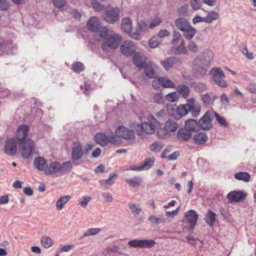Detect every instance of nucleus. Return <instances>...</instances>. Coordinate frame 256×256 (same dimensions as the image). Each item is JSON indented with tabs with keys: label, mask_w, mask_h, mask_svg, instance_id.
<instances>
[{
	"label": "nucleus",
	"mask_w": 256,
	"mask_h": 256,
	"mask_svg": "<svg viewBox=\"0 0 256 256\" xmlns=\"http://www.w3.org/2000/svg\"><path fill=\"white\" fill-rule=\"evenodd\" d=\"M188 8V5H184L181 6L177 10L178 15L183 16H186L187 15Z\"/></svg>",
	"instance_id": "nucleus-53"
},
{
	"label": "nucleus",
	"mask_w": 256,
	"mask_h": 256,
	"mask_svg": "<svg viewBox=\"0 0 256 256\" xmlns=\"http://www.w3.org/2000/svg\"><path fill=\"white\" fill-rule=\"evenodd\" d=\"M246 196L244 193L240 190L232 191L227 195V197L230 202H240L244 199Z\"/></svg>",
	"instance_id": "nucleus-20"
},
{
	"label": "nucleus",
	"mask_w": 256,
	"mask_h": 256,
	"mask_svg": "<svg viewBox=\"0 0 256 256\" xmlns=\"http://www.w3.org/2000/svg\"><path fill=\"white\" fill-rule=\"evenodd\" d=\"M164 144L161 142L155 141L151 144L150 148L152 151L158 152L162 148Z\"/></svg>",
	"instance_id": "nucleus-47"
},
{
	"label": "nucleus",
	"mask_w": 256,
	"mask_h": 256,
	"mask_svg": "<svg viewBox=\"0 0 256 256\" xmlns=\"http://www.w3.org/2000/svg\"><path fill=\"white\" fill-rule=\"evenodd\" d=\"M219 18L218 13L211 10L208 12L206 16L204 17L205 22L208 24L212 23L214 20H218Z\"/></svg>",
	"instance_id": "nucleus-38"
},
{
	"label": "nucleus",
	"mask_w": 256,
	"mask_h": 256,
	"mask_svg": "<svg viewBox=\"0 0 256 256\" xmlns=\"http://www.w3.org/2000/svg\"><path fill=\"white\" fill-rule=\"evenodd\" d=\"M198 122L194 119H189L185 121L184 128L192 132H196L200 130Z\"/></svg>",
	"instance_id": "nucleus-27"
},
{
	"label": "nucleus",
	"mask_w": 256,
	"mask_h": 256,
	"mask_svg": "<svg viewBox=\"0 0 256 256\" xmlns=\"http://www.w3.org/2000/svg\"><path fill=\"white\" fill-rule=\"evenodd\" d=\"M118 176L114 173H110L109 178L106 180H102L99 181L100 186L104 189L108 188V186L112 184Z\"/></svg>",
	"instance_id": "nucleus-30"
},
{
	"label": "nucleus",
	"mask_w": 256,
	"mask_h": 256,
	"mask_svg": "<svg viewBox=\"0 0 256 256\" xmlns=\"http://www.w3.org/2000/svg\"><path fill=\"white\" fill-rule=\"evenodd\" d=\"M192 136V134L184 128H180L177 132L176 139L180 142H188Z\"/></svg>",
	"instance_id": "nucleus-23"
},
{
	"label": "nucleus",
	"mask_w": 256,
	"mask_h": 256,
	"mask_svg": "<svg viewBox=\"0 0 256 256\" xmlns=\"http://www.w3.org/2000/svg\"><path fill=\"white\" fill-rule=\"evenodd\" d=\"M172 48L174 49L175 52L178 54H186V48L184 44V40H182L181 42L180 43V44L176 48H174V47H173Z\"/></svg>",
	"instance_id": "nucleus-52"
},
{
	"label": "nucleus",
	"mask_w": 256,
	"mask_h": 256,
	"mask_svg": "<svg viewBox=\"0 0 256 256\" xmlns=\"http://www.w3.org/2000/svg\"><path fill=\"white\" fill-rule=\"evenodd\" d=\"M125 181L130 186L136 188L140 186L142 182V178L140 176H135L131 178H126Z\"/></svg>",
	"instance_id": "nucleus-31"
},
{
	"label": "nucleus",
	"mask_w": 256,
	"mask_h": 256,
	"mask_svg": "<svg viewBox=\"0 0 256 256\" xmlns=\"http://www.w3.org/2000/svg\"><path fill=\"white\" fill-rule=\"evenodd\" d=\"M198 216L195 210H190L186 212L184 215V221L188 224L190 230H193L196 226Z\"/></svg>",
	"instance_id": "nucleus-15"
},
{
	"label": "nucleus",
	"mask_w": 256,
	"mask_h": 256,
	"mask_svg": "<svg viewBox=\"0 0 256 256\" xmlns=\"http://www.w3.org/2000/svg\"><path fill=\"white\" fill-rule=\"evenodd\" d=\"M122 37L118 34H112L106 38L102 44V48L106 52H110L116 49L122 41Z\"/></svg>",
	"instance_id": "nucleus-5"
},
{
	"label": "nucleus",
	"mask_w": 256,
	"mask_h": 256,
	"mask_svg": "<svg viewBox=\"0 0 256 256\" xmlns=\"http://www.w3.org/2000/svg\"><path fill=\"white\" fill-rule=\"evenodd\" d=\"M132 56V62L134 64L139 68H142L146 62V56L141 52H136Z\"/></svg>",
	"instance_id": "nucleus-22"
},
{
	"label": "nucleus",
	"mask_w": 256,
	"mask_h": 256,
	"mask_svg": "<svg viewBox=\"0 0 256 256\" xmlns=\"http://www.w3.org/2000/svg\"><path fill=\"white\" fill-rule=\"evenodd\" d=\"M120 10L117 8L108 7L105 9L104 20L107 22L112 24L118 22L120 18Z\"/></svg>",
	"instance_id": "nucleus-9"
},
{
	"label": "nucleus",
	"mask_w": 256,
	"mask_h": 256,
	"mask_svg": "<svg viewBox=\"0 0 256 256\" xmlns=\"http://www.w3.org/2000/svg\"><path fill=\"white\" fill-rule=\"evenodd\" d=\"M116 137L128 140L130 143L135 142V134L133 130H130L124 126H119L115 131Z\"/></svg>",
	"instance_id": "nucleus-8"
},
{
	"label": "nucleus",
	"mask_w": 256,
	"mask_h": 256,
	"mask_svg": "<svg viewBox=\"0 0 256 256\" xmlns=\"http://www.w3.org/2000/svg\"><path fill=\"white\" fill-rule=\"evenodd\" d=\"M190 4L194 10H199L202 6L201 3L198 0H190Z\"/></svg>",
	"instance_id": "nucleus-59"
},
{
	"label": "nucleus",
	"mask_w": 256,
	"mask_h": 256,
	"mask_svg": "<svg viewBox=\"0 0 256 256\" xmlns=\"http://www.w3.org/2000/svg\"><path fill=\"white\" fill-rule=\"evenodd\" d=\"M141 68L144 70L145 75L148 78H156V71L158 70V66L154 62H149L146 63Z\"/></svg>",
	"instance_id": "nucleus-16"
},
{
	"label": "nucleus",
	"mask_w": 256,
	"mask_h": 256,
	"mask_svg": "<svg viewBox=\"0 0 256 256\" xmlns=\"http://www.w3.org/2000/svg\"><path fill=\"white\" fill-rule=\"evenodd\" d=\"M176 92H178L179 96L180 94L182 98H186L188 97L190 94V89L188 86L180 84L177 86Z\"/></svg>",
	"instance_id": "nucleus-36"
},
{
	"label": "nucleus",
	"mask_w": 256,
	"mask_h": 256,
	"mask_svg": "<svg viewBox=\"0 0 256 256\" xmlns=\"http://www.w3.org/2000/svg\"><path fill=\"white\" fill-rule=\"evenodd\" d=\"M178 128V124L172 120H168L164 124V130L166 132H175Z\"/></svg>",
	"instance_id": "nucleus-35"
},
{
	"label": "nucleus",
	"mask_w": 256,
	"mask_h": 256,
	"mask_svg": "<svg viewBox=\"0 0 256 256\" xmlns=\"http://www.w3.org/2000/svg\"><path fill=\"white\" fill-rule=\"evenodd\" d=\"M20 144L22 148V156L24 159H28L32 155L34 149V142L32 140L28 139Z\"/></svg>",
	"instance_id": "nucleus-13"
},
{
	"label": "nucleus",
	"mask_w": 256,
	"mask_h": 256,
	"mask_svg": "<svg viewBox=\"0 0 256 256\" xmlns=\"http://www.w3.org/2000/svg\"><path fill=\"white\" fill-rule=\"evenodd\" d=\"M86 28L92 32H98L101 28L98 18L96 16L91 18L87 23Z\"/></svg>",
	"instance_id": "nucleus-24"
},
{
	"label": "nucleus",
	"mask_w": 256,
	"mask_h": 256,
	"mask_svg": "<svg viewBox=\"0 0 256 256\" xmlns=\"http://www.w3.org/2000/svg\"><path fill=\"white\" fill-rule=\"evenodd\" d=\"M182 40H183L182 39V36L180 32L176 30H174L172 38V44H173L174 46L177 45L178 43H180Z\"/></svg>",
	"instance_id": "nucleus-46"
},
{
	"label": "nucleus",
	"mask_w": 256,
	"mask_h": 256,
	"mask_svg": "<svg viewBox=\"0 0 256 256\" xmlns=\"http://www.w3.org/2000/svg\"><path fill=\"white\" fill-rule=\"evenodd\" d=\"M54 6L57 8H63L66 3V0H52Z\"/></svg>",
	"instance_id": "nucleus-57"
},
{
	"label": "nucleus",
	"mask_w": 256,
	"mask_h": 256,
	"mask_svg": "<svg viewBox=\"0 0 256 256\" xmlns=\"http://www.w3.org/2000/svg\"><path fill=\"white\" fill-rule=\"evenodd\" d=\"M128 206L132 213L138 214L142 211L141 207L136 206L134 204L129 203Z\"/></svg>",
	"instance_id": "nucleus-51"
},
{
	"label": "nucleus",
	"mask_w": 256,
	"mask_h": 256,
	"mask_svg": "<svg viewBox=\"0 0 256 256\" xmlns=\"http://www.w3.org/2000/svg\"><path fill=\"white\" fill-rule=\"evenodd\" d=\"M122 30L129 36L132 33V21L129 18H124L122 20Z\"/></svg>",
	"instance_id": "nucleus-29"
},
{
	"label": "nucleus",
	"mask_w": 256,
	"mask_h": 256,
	"mask_svg": "<svg viewBox=\"0 0 256 256\" xmlns=\"http://www.w3.org/2000/svg\"><path fill=\"white\" fill-rule=\"evenodd\" d=\"M214 54L210 50H205L195 59L193 68L198 77H204L210 68L213 60Z\"/></svg>",
	"instance_id": "nucleus-1"
},
{
	"label": "nucleus",
	"mask_w": 256,
	"mask_h": 256,
	"mask_svg": "<svg viewBox=\"0 0 256 256\" xmlns=\"http://www.w3.org/2000/svg\"><path fill=\"white\" fill-rule=\"evenodd\" d=\"M72 168V163L70 161H67L62 163L54 161L51 162L48 165L46 172V175L57 174L59 176L69 173Z\"/></svg>",
	"instance_id": "nucleus-4"
},
{
	"label": "nucleus",
	"mask_w": 256,
	"mask_h": 256,
	"mask_svg": "<svg viewBox=\"0 0 256 256\" xmlns=\"http://www.w3.org/2000/svg\"><path fill=\"white\" fill-rule=\"evenodd\" d=\"M158 124V121L152 114H150L148 116V122H142L140 124H133L132 127L136 130L138 135L142 136L144 134H154Z\"/></svg>",
	"instance_id": "nucleus-3"
},
{
	"label": "nucleus",
	"mask_w": 256,
	"mask_h": 256,
	"mask_svg": "<svg viewBox=\"0 0 256 256\" xmlns=\"http://www.w3.org/2000/svg\"><path fill=\"white\" fill-rule=\"evenodd\" d=\"M242 52L246 56L248 60H253L254 57L253 54L251 52H248V49L246 46H244L241 49Z\"/></svg>",
	"instance_id": "nucleus-58"
},
{
	"label": "nucleus",
	"mask_w": 256,
	"mask_h": 256,
	"mask_svg": "<svg viewBox=\"0 0 256 256\" xmlns=\"http://www.w3.org/2000/svg\"><path fill=\"white\" fill-rule=\"evenodd\" d=\"M155 160L154 158H146L144 163L141 165L142 170H146L150 168L154 164Z\"/></svg>",
	"instance_id": "nucleus-43"
},
{
	"label": "nucleus",
	"mask_w": 256,
	"mask_h": 256,
	"mask_svg": "<svg viewBox=\"0 0 256 256\" xmlns=\"http://www.w3.org/2000/svg\"><path fill=\"white\" fill-rule=\"evenodd\" d=\"M159 81L162 84V86L164 88H175V84L166 76L159 77Z\"/></svg>",
	"instance_id": "nucleus-34"
},
{
	"label": "nucleus",
	"mask_w": 256,
	"mask_h": 256,
	"mask_svg": "<svg viewBox=\"0 0 256 256\" xmlns=\"http://www.w3.org/2000/svg\"><path fill=\"white\" fill-rule=\"evenodd\" d=\"M28 127L26 125H22L18 128L16 138L20 143L23 142L28 134Z\"/></svg>",
	"instance_id": "nucleus-26"
},
{
	"label": "nucleus",
	"mask_w": 256,
	"mask_h": 256,
	"mask_svg": "<svg viewBox=\"0 0 256 256\" xmlns=\"http://www.w3.org/2000/svg\"><path fill=\"white\" fill-rule=\"evenodd\" d=\"M154 101L158 104H162L164 102L163 96L162 93H156L154 96Z\"/></svg>",
	"instance_id": "nucleus-60"
},
{
	"label": "nucleus",
	"mask_w": 256,
	"mask_h": 256,
	"mask_svg": "<svg viewBox=\"0 0 256 256\" xmlns=\"http://www.w3.org/2000/svg\"><path fill=\"white\" fill-rule=\"evenodd\" d=\"M70 196H64L60 197L56 202V207L59 210H61L65 204H66L70 198Z\"/></svg>",
	"instance_id": "nucleus-39"
},
{
	"label": "nucleus",
	"mask_w": 256,
	"mask_h": 256,
	"mask_svg": "<svg viewBox=\"0 0 256 256\" xmlns=\"http://www.w3.org/2000/svg\"><path fill=\"white\" fill-rule=\"evenodd\" d=\"M17 142L14 138L8 140L4 148V153L8 156H13L17 152Z\"/></svg>",
	"instance_id": "nucleus-17"
},
{
	"label": "nucleus",
	"mask_w": 256,
	"mask_h": 256,
	"mask_svg": "<svg viewBox=\"0 0 256 256\" xmlns=\"http://www.w3.org/2000/svg\"><path fill=\"white\" fill-rule=\"evenodd\" d=\"M174 24L176 28L182 32L191 26L190 22L186 18L182 17L176 18Z\"/></svg>",
	"instance_id": "nucleus-28"
},
{
	"label": "nucleus",
	"mask_w": 256,
	"mask_h": 256,
	"mask_svg": "<svg viewBox=\"0 0 256 256\" xmlns=\"http://www.w3.org/2000/svg\"><path fill=\"white\" fill-rule=\"evenodd\" d=\"M148 29V24L143 21H139L138 22V27L136 32L132 33L130 36L134 40H140V34L146 32Z\"/></svg>",
	"instance_id": "nucleus-21"
},
{
	"label": "nucleus",
	"mask_w": 256,
	"mask_h": 256,
	"mask_svg": "<svg viewBox=\"0 0 256 256\" xmlns=\"http://www.w3.org/2000/svg\"><path fill=\"white\" fill-rule=\"evenodd\" d=\"M128 244L133 248H150L156 244L153 240H132L128 242Z\"/></svg>",
	"instance_id": "nucleus-14"
},
{
	"label": "nucleus",
	"mask_w": 256,
	"mask_h": 256,
	"mask_svg": "<svg viewBox=\"0 0 256 256\" xmlns=\"http://www.w3.org/2000/svg\"><path fill=\"white\" fill-rule=\"evenodd\" d=\"M160 64L166 71H168L174 66H180L182 62L179 58L171 56L166 58L164 60H161Z\"/></svg>",
	"instance_id": "nucleus-18"
},
{
	"label": "nucleus",
	"mask_w": 256,
	"mask_h": 256,
	"mask_svg": "<svg viewBox=\"0 0 256 256\" xmlns=\"http://www.w3.org/2000/svg\"><path fill=\"white\" fill-rule=\"evenodd\" d=\"M165 98L168 101L175 102L178 100L180 96L178 95V92L176 91L166 94Z\"/></svg>",
	"instance_id": "nucleus-44"
},
{
	"label": "nucleus",
	"mask_w": 256,
	"mask_h": 256,
	"mask_svg": "<svg viewBox=\"0 0 256 256\" xmlns=\"http://www.w3.org/2000/svg\"><path fill=\"white\" fill-rule=\"evenodd\" d=\"M234 178L236 180L248 182L250 180V175L246 172H239L234 174Z\"/></svg>",
	"instance_id": "nucleus-41"
},
{
	"label": "nucleus",
	"mask_w": 256,
	"mask_h": 256,
	"mask_svg": "<svg viewBox=\"0 0 256 256\" xmlns=\"http://www.w3.org/2000/svg\"><path fill=\"white\" fill-rule=\"evenodd\" d=\"M91 198L90 196H84L80 201V204L82 207L86 208Z\"/></svg>",
	"instance_id": "nucleus-62"
},
{
	"label": "nucleus",
	"mask_w": 256,
	"mask_h": 256,
	"mask_svg": "<svg viewBox=\"0 0 256 256\" xmlns=\"http://www.w3.org/2000/svg\"><path fill=\"white\" fill-rule=\"evenodd\" d=\"M208 140L206 132H200L195 134L194 136V142L196 144H202L206 143Z\"/></svg>",
	"instance_id": "nucleus-33"
},
{
	"label": "nucleus",
	"mask_w": 256,
	"mask_h": 256,
	"mask_svg": "<svg viewBox=\"0 0 256 256\" xmlns=\"http://www.w3.org/2000/svg\"><path fill=\"white\" fill-rule=\"evenodd\" d=\"M212 76V80L222 88H226L228 86L226 82L224 80L225 74L220 68H214L210 72Z\"/></svg>",
	"instance_id": "nucleus-7"
},
{
	"label": "nucleus",
	"mask_w": 256,
	"mask_h": 256,
	"mask_svg": "<svg viewBox=\"0 0 256 256\" xmlns=\"http://www.w3.org/2000/svg\"><path fill=\"white\" fill-rule=\"evenodd\" d=\"M94 141L102 146H106L108 143V136L104 133L97 134L94 138Z\"/></svg>",
	"instance_id": "nucleus-32"
},
{
	"label": "nucleus",
	"mask_w": 256,
	"mask_h": 256,
	"mask_svg": "<svg viewBox=\"0 0 256 256\" xmlns=\"http://www.w3.org/2000/svg\"><path fill=\"white\" fill-rule=\"evenodd\" d=\"M148 220H150L152 224H157L160 222H164V220L160 218H156L154 216H150L148 217Z\"/></svg>",
	"instance_id": "nucleus-55"
},
{
	"label": "nucleus",
	"mask_w": 256,
	"mask_h": 256,
	"mask_svg": "<svg viewBox=\"0 0 256 256\" xmlns=\"http://www.w3.org/2000/svg\"><path fill=\"white\" fill-rule=\"evenodd\" d=\"M213 118V113L210 111H207L198 122L199 129L204 130H208L212 128V123Z\"/></svg>",
	"instance_id": "nucleus-12"
},
{
	"label": "nucleus",
	"mask_w": 256,
	"mask_h": 256,
	"mask_svg": "<svg viewBox=\"0 0 256 256\" xmlns=\"http://www.w3.org/2000/svg\"><path fill=\"white\" fill-rule=\"evenodd\" d=\"M102 195L106 202H112L113 200L112 195L109 192H104L102 194Z\"/></svg>",
	"instance_id": "nucleus-63"
},
{
	"label": "nucleus",
	"mask_w": 256,
	"mask_h": 256,
	"mask_svg": "<svg viewBox=\"0 0 256 256\" xmlns=\"http://www.w3.org/2000/svg\"><path fill=\"white\" fill-rule=\"evenodd\" d=\"M182 32H184V38L189 40H191L196 33V29L192 26H190L189 28H186V30Z\"/></svg>",
	"instance_id": "nucleus-42"
},
{
	"label": "nucleus",
	"mask_w": 256,
	"mask_h": 256,
	"mask_svg": "<svg viewBox=\"0 0 256 256\" xmlns=\"http://www.w3.org/2000/svg\"><path fill=\"white\" fill-rule=\"evenodd\" d=\"M194 90L198 93H202L208 89L206 84L203 82H196L193 84Z\"/></svg>",
	"instance_id": "nucleus-40"
},
{
	"label": "nucleus",
	"mask_w": 256,
	"mask_h": 256,
	"mask_svg": "<svg viewBox=\"0 0 256 256\" xmlns=\"http://www.w3.org/2000/svg\"><path fill=\"white\" fill-rule=\"evenodd\" d=\"M166 110L168 115L176 120H179L186 115V111L184 104H167Z\"/></svg>",
	"instance_id": "nucleus-6"
},
{
	"label": "nucleus",
	"mask_w": 256,
	"mask_h": 256,
	"mask_svg": "<svg viewBox=\"0 0 256 256\" xmlns=\"http://www.w3.org/2000/svg\"><path fill=\"white\" fill-rule=\"evenodd\" d=\"M137 48L136 43L130 40H124L120 46V52L126 57L132 56L136 52Z\"/></svg>",
	"instance_id": "nucleus-10"
},
{
	"label": "nucleus",
	"mask_w": 256,
	"mask_h": 256,
	"mask_svg": "<svg viewBox=\"0 0 256 256\" xmlns=\"http://www.w3.org/2000/svg\"><path fill=\"white\" fill-rule=\"evenodd\" d=\"M8 8L9 4L6 0H0V10H6Z\"/></svg>",
	"instance_id": "nucleus-61"
},
{
	"label": "nucleus",
	"mask_w": 256,
	"mask_h": 256,
	"mask_svg": "<svg viewBox=\"0 0 256 256\" xmlns=\"http://www.w3.org/2000/svg\"><path fill=\"white\" fill-rule=\"evenodd\" d=\"M94 145L90 143H86L84 148L80 142H74L72 146L71 160L75 166L82 164V159L84 155H88L90 151L93 148Z\"/></svg>",
	"instance_id": "nucleus-2"
},
{
	"label": "nucleus",
	"mask_w": 256,
	"mask_h": 256,
	"mask_svg": "<svg viewBox=\"0 0 256 256\" xmlns=\"http://www.w3.org/2000/svg\"><path fill=\"white\" fill-rule=\"evenodd\" d=\"M200 98L204 106H208L214 105V101L218 98V96L212 92L210 94L206 93L202 94Z\"/></svg>",
	"instance_id": "nucleus-25"
},
{
	"label": "nucleus",
	"mask_w": 256,
	"mask_h": 256,
	"mask_svg": "<svg viewBox=\"0 0 256 256\" xmlns=\"http://www.w3.org/2000/svg\"><path fill=\"white\" fill-rule=\"evenodd\" d=\"M102 230L100 228H91L87 230L82 236L80 239L83 238H84L90 236H94L96 234H98Z\"/></svg>",
	"instance_id": "nucleus-45"
},
{
	"label": "nucleus",
	"mask_w": 256,
	"mask_h": 256,
	"mask_svg": "<svg viewBox=\"0 0 256 256\" xmlns=\"http://www.w3.org/2000/svg\"><path fill=\"white\" fill-rule=\"evenodd\" d=\"M33 164L36 168L38 170L44 172L46 174L48 164L45 158L43 157L38 156L34 158Z\"/></svg>",
	"instance_id": "nucleus-19"
},
{
	"label": "nucleus",
	"mask_w": 256,
	"mask_h": 256,
	"mask_svg": "<svg viewBox=\"0 0 256 256\" xmlns=\"http://www.w3.org/2000/svg\"><path fill=\"white\" fill-rule=\"evenodd\" d=\"M215 117L216 120L222 126H228V123L226 122V120L222 116H221L217 113H215Z\"/></svg>",
	"instance_id": "nucleus-54"
},
{
	"label": "nucleus",
	"mask_w": 256,
	"mask_h": 256,
	"mask_svg": "<svg viewBox=\"0 0 256 256\" xmlns=\"http://www.w3.org/2000/svg\"><path fill=\"white\" fill-rule=\"evenodd\" d=\"M160 43V41L159 40V38L156 36L152 37L148 42L150 46L152 48L158 47Z\"/></svg>",
	"instance_id": "nucleus-48"
},
{
	"label": "nucleus",
	"mask_w": 256,
	"mask_h": 256,
	"mask_svg": "<svg viewBox=\"0 0 256 256\" xmlns=\"http://www.w3.org/2000/svg\"><path fill=\"white\" fill-rule=\"evenodd\" d=\"M216 214L214 212L210 210L208 211L206 215V222L210 226L212 227L214 226L216 220Z\"/></svg>",
	"instance_id": "nucleus-37"
},
{
	"label": "nucleus",
	"mask_w": 256,
	"mask_h": 256,
	"mask_svg": "<svg viewBox=\"0 0 256 256\" xmlns=\"http://www.w3.org/2000/svg\"><path fill=\"white\" fill-rule=\"evenodd\" d=\"M184 105L186 109V115L189 112H191L192 116L194 118H196L200 114V106L194 98L188 100L187 103Z\"/></svg>",
	"instance_id": "nucleus-11"
},
{
	"label": "nucleus",
	"mask_w": 256,
	"mask_h": 256,
	"mask_svg": "<svg viewBox=\"0 0 256 256\" xmlns=\"http://www.w3.org/2000/svg\"><path fill=\"white\" fill-rule=\"evenodd\" d=\"M41 243L44 247L48 248L52 245V240L48 236H42L41 238Z\"/></svg>",
	"instance_id": "nucleus-50"
},
{
	"label": "nucleus",
	"mask_w": 256,
	"mask_h": 256,
	"mask_svg": "<svg viewBox=\"0 0 256 256\" xmlns=\"http://www.w3.org/2000/svg\"><path fill=\"white\" fill-rule=\"evenodd\" d=\"M84 64L80 62H76L72 66V69L74 72L80 73L84 70Z\"/></svg>",
	"instance_id": "nucleus-49"
},
{
	"label": "nucleus",
	"mask_w": 256,
	"mask_h": 256,
	"mask_svg": "<svg viewBox=\"0 0 256 256\" xmlns=\"http://www.w3.org/2000/svg\"><path fill=\"white\" fill-rule=\"evenodd\" d=\"M100 36L103 39V41L110 34H108V30L106 27L100 28Z\"/></svg>",
	"instance_id": "nucleus-56"
},
{
	"label": "nucleus",
	"mask_w": 256,
	"mask_h": 256,
	"mask_svg": "<svg viewBox=\"0 0 256 256\" xmlns=\"http://www.w3.org/2000/svg\"><path fill=\"white\" fill-rule=\"evenodd\" d=\"M188 50L192 52H196L198 50V47L196 44L193 42L190 41L188 46Z\"/></svg>",
	"instance_id": "nucleus-64"
}]
</instances>
